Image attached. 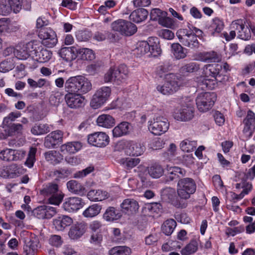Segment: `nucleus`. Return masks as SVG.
I'll return each instance as SVG.
<instances>
[{"mask_svg": "<svg viewBox=\"0 0 255 255\" xmlns=\"http://www.w3.org/2000/svg\"><path fill=\"white\" fill-rule=\"evenodd\" d=\"M137 54L156 57L161 53L159 40L156 37H150L146 40L139 41L135 49Z\"/></svg>", "mask_w": 255, "mask_h": 255, "instance_id": "obj_1", "label": "nucleus"}, {"mask_svg": "<svg viewBox=\"0 0 255 255\" xmlns=\"http://www.w3.org/2000/svg\"><path fill=\"white\" fill-rule=\"evenodd\" d=\"M92 89L90 80L83 76L71 77L65 83V91L76 92L81 94L88 93Z\"/></svg>", "mask_w": 255, "mask_h": 255, "instance_id": "obj_2", "label": "nucleus"}, {"mask_svg": "<svg viewBox=\"0 0 255 255\" xmlns=\"http://www.w3.org/2000/svg\"><path fill=\"white\" fill-rule=\"evenodd\" d=\"M195 109L193 100L186 98L180 108L176 109L173 114L174 118L180 122H188L194 117Z\"/></svg>", "mask_w": 255, "mask_h": 255, "instance_id": "obj_3", "label": "nucleus"}, {"mask_svg": "<svg viewBox=\"0 0 255 255\" xmlns=\"http://www.w3.org/2000/svg\"><path fill=\"white\" fill-rule=\"evenodd\" d=\"M170 126L168 120L162 116H157L148 122L149 131L155 135H161L166 132Z\"/></svg>", "mask_w": 255, "mask_h": 255, "instance_id": "obj_4", "label": "nucleus"}, {"mask_svg": "<svg viewBox=\"0 0 255 255\" xmlns=\"http://www.w3.org/2000/svg\"><path fill=\"white\" fill-rule=\"evenodd\" d=\"M196 190V184L190 178L180 179L177 184V194L181 199H188Z\"/></svg>", "mask_w": 255, "mask_h": 255, "instance_id": "obj_5", "label": "nucleus"}, {"mask_svg": "<svg viewBox=\"0 0 255 255\" xmlns=\"http://www.w3.org/2000/svg\"><path fill=\"white\" fill-rule=\"evenodd\" d=\"M41 192L48 200L49 204L55 205H59L64 197L62 192L58 189V186L56 184H48Z\"/></svg>", "mask_w": 255, "mask_h": 255, "instance_id": "obj_6", "label": "nucleus"}, {"mask_svg": "<svg viewBox=\"0 0 255 255\" xmlns=\"http://www.w3.org/2000/svg\"><path fill=\"white\" fill-rule=\"evenodd\" d=\"M216 100V96L214 93H201L196 99L197 107L201 112H207L212 108Z\"/></svg>", "mask_w": 255, "mask_h": 255, "instance_id": "obj_7", "label": "nucleus"}, {"mask_svg": "<svg viewBox=\"0 0 255 255\" xmlns=\"http://www.w3.org/2000/svg\"><path fill=\"white\" fill-rule=\"evenodd\" d=\"M176 35L179 41L184 46L191 48H197L199 42L192 30L188 28H181L177 30Z\"/></svg>", "mask_w": 255, "mask_h": 255, "instance_id": "obj_8", "label": "nucleus"}, {"mask_svg": "<svg viewBox=\"0 0 255 255\" xmlns=\"http://www.w3.org/2000/svg\"><path fill=\"white\" fill-rule=\"evenodd\" d=\"M41 44L49 48L54 47L58 42L56 32L50 27L41 28L38 33Z\"/></svg>", "mask_w": 255, "mask_h": 255, "instance_id": "obj_9", "label": "nucleus"}, {"mask_svg": "<svg viewBox=\"0 0 255 255\" xmlns=\"http://www.w3.org/2000/svg\"><path fill=\"white\" fill-rule=\"evenodd\" d=\"M51 51L44 48L42 45L34 42V46L32 51L31 57L39 63L48 61L52 57Z\"/></svg>", "mask_w": 255, "mask_h": 255, "instance_id": "obj_10", "label": "nucleus"}, {"mask_svg": "<svg viewBox=\"0 0 255 255\" xmlns=\"http://www.w3.org/2000/svg\"><path fill=\"white\" fill-rule=\"evenodd\" d=\"M88 143L96 147H104L109 144L110 138L104 132H95L90 134L87 137Z\"/></svg>", "mask_w": 255, "mask_h": 255, "instance_id": "obj_11", "label": "nucleus"}, {"mask_svg": "<svg viewBox=\"0 0 255 255\" xmlns=\"http://www.w3.org/2000/svg\"><path fill=\"white\" fill-rule=\"evenodd\" d=\"M65 95V102L70 108L77 109L85 105V97L76 92L66 91Z\"/></svg>", "mask_w": 255, "mask_h": 255, "instance_id": "obj_12", "label": "nucleus"}, {"mask_svg": "<svg viewBox=\"0 0 255 255\" xmlns=\"http://www.w3.org/2000/svg\"><path fill=\"white\" fill-rule=\"evenodd\" d=\"M34 41L26 44H19L15 46L14 56L18 60H24L31 56Z\"/></svg>", "mask_w": 255, "mask_h": 255, "instance_id": "obj_13", "label": "nucleus"}, {"mask_svg": "<svg viewBox=\"0 0 255 255\" xmlns=\"http://www.w3.org/2000/svg\"><path fill=\"white\" fill-rule=\"evenodd\" d=\"M26 152L23 150L6 148L0 152V159L6 161H17L23 159Z\"/></svg>", "mask_w": 255, "mask_h": 255, "instance_id": "obj_14", "label": "nucleus"}, {"mask_svg": "<svg viewBox=\"0 0 255 255\" xmlns=\"http://www.w3.org/2000/svg\"><path fill=\"white\" fill-rule=\"evenodd\" d=\"M161 196L163 199L167 200L172 205L177 208H184V204L182 203L181 200L176 196L174 189L167 187L161 191Z\"/></svg>", "mask_w": 255, "mask_h": 255, "instance_id": "obj_15", "label": "nucleus"}, {"mask_svg": "<svg viewBox=\"0 0 255 255\" xmlns=\"http://www.w3.org/2000/svg\"><path fill=\"white\" fill-rule=\"evenodd\" d=\"M32 213L33 215L38 219H50L57 213V211L54 207L42 205L35 208Z\"/></svg>", "mask_w": 255, "mask_h": 255, "instance_id": "obj_16", "label": "nucleus"}, {"mask_svg": "<svg viewBox=\"0 0 255 255\" xmlns=\"http://www.w3.org/2000/svg\"><path fill=\"white\" fill-rule=\"evenodd\" d=\"M83 202L79 197H70L66 199L63 204L64 210L68 212L76 211L82 208Z\"/></svg>", "mask_w": 255, "mask_h": 255, "instance_id": "obj_17", "label": "nucleus"}, {"mask_svg": "<svg viewBox=\"0 0 255 255\" xmlns=\"http://www.w3.org/2000/svg\"><path fill=\"white\" fill-rule=\"evenodd\" d=\"M87 226L85 223H79L73 225L70 228L68 236L72 240L80 238L86 232Z\"/></svg>", "mask_w": 255, "mask_h": 255, "instance_id": "obj_18", "label": "nucleus"}, {"mask_svg": "<svg viewBox=\"0 0 255 255\" xmlns=\"http://www.w3.org/2000/svg\"><path fill=\"white\" fill-rule=\"evenodd\" d=\"M225 23L224 20L219 17H215L212 19L209 30L213 36H218L221 34L224 29Z\"/></svg>", "mask_w": 255, "mask_h": 255, "instance_id": "obj_19", "label": "nucleus"}, {"mask_svg": "<svg viewBox=\"0 0 255 255\" xmlns=\"http://www.w3.org/2000/svg\"><path fill=\"white\" fill-rule=\"evenodd\" d=\"M115 79L114 84L119 85L125 83L128 78V71L127 66L121 65L118 67H115Z\"/></svg>", "mask_w": 255, "mask_h": 255, "instance_id": "obj_20", "label": "nucleus"}, {"mask_svg": "<svg viewBox=\"0 0 255 255\" xmlns=\"http://www.w3.org/2000/svg\"><path fill=\"white\" fill-rule=\"evenodd\" d=\"M63 133L59 130L51 132L46 137L44 145L47 148H51L62 140Z\"/></svg>", "mask_w": 255, "mask_h": 255, "instance_id": "obj_21", "label": "nucleus"}, {"mask_svg": "<svg viewBox=\"0 0 255 255\" xmlns=\"http://www.w3.org/2000/svg\"><path fill=\"white\" fill-rule=\"evenodd\" d=\"M72 223V219L66 215L59 216L53 220V225L55 229L58 231H63Z\"/></svg>", "mask_w": 255, "mask_h": 255, "instance_id": "obj_22", "label": "nucleus"}, {"mask_svg": "<svg viewBox=\"0 0 255 255\" xmlns=\"http://www.w3.org/2000/svg\"><path fill=\"white\" fill-rule=\"evenodd\" d=\"M122 210L126 214H132L138 209V202L133 199H125L121 204Z\"/></svg>", "mask_w": 255, "mask_h": 255, "instance_id": "obj_23", "label": "nucleus"}, {"mask_svg": "<svg viewBox=\"0 0 255 255\" xmlns=\"http://www.w3.org/2000/svg\"><path fill=\"white\" fill-rule=\"evenodd\" d=\"M87 196L91 201L100 202L108 199L110 195L106 191L100 189H93L88 192Z\"/></svg>", "mask_w": 255, "mask_h": 255, "instance_id": "obj_24", "label": "nucleus"}, {"mask_svg": "<svg viewBox=\"0 0 255 255\" xmlns=\"http://www.w3.org/2000/svg\"><path fill=\"white\" fill-rule=\"evenodd\" d=\"M61 58L66 61H71L78 57V49L75 46L63 47L60 51Z\"/></svg>", "mask_w": 255, "mask_h": 255, "instance_id": "obj_25", "label": "nucleus"}, {"mask_svg": "<svg viewBox=\"0 0 255 255\" xmlns=\"http://www.w3.org/2000/svg\"><path fill=\"white\" fill-rule=\"evenodd\" d=\"M96 123L99 127L110 128L115 125V120L110 115L102 114L97 118Z\"/></svg>", "mask_w": 255, "mask_h": 255, "instance_id": "obj_26", "label": "nucleus"}, {"mask_svg": "<svg viewBox=\"0 0 255 255\" xmlns=\"http://www.w3.org/2000/svg\"><path fill=\"white\" fill-rule=\"evenodd\" d=\"M144 150V147L139 143H131L125 149L126 154L129 156H139Z\"/></svg>", "mask_w": 255, "mask_h": 255, "instance_id": "obj_27", "label": "nucleus"}, {"mask_svg": "<svg viewBox=\"0 0 255 255\" xmlns=\"http://www.w3.org/2000/svg\"><path fill=\"white\" fill-rule=\"evenodd\" d=\"M68 189L71 192L83 196L85 194L86 191L85 188L81 183L76 180H70L67 183Z\"/></svg>", "mask_w": 255, "mask_h": 255, "instance_id": "obj_28", "label": "nucleus"}, {"mask_svg": "<svg viewBox=\"0 0 255 255\" xmlns=\"http://www.w3.org/2000/svg\"><path fill=\"white\" fill-rule=\"evenodd\" d=\"M129 124L126 122H123L118 124L113 129V136L119 137L127 134L129 131Z\"/></svg>", "mask_w": 255, "mask_h": 255, "instance_id": "obj_29", "label": "nucleus"}, {"mask_svg": "<svg viewBox=\"0 0 255 255\" xmlns=\"http://www.w3.org/2000/svg\"><path fill=\"white\" fill-rule=\"evenodd\" d=\"M82 144L80 142L74 141L62 144L60 150L63 153H75L81 149Z\"/></svg>", "mask_w": 255, "mask_h": 255, "instance_id": "obj_30", "label": "nucleus"}, {"mask_svg": "<svg viewBox=\"0 0 255 255\" xmlns=\"http://www.w3.org/2000/svg\"><path fill=\"white\" fill-rule=\"evenodd\" d=\"M148 15V12L144 8H139L134 10L130 14V20L136 23L145 20Z\"/></svg>", "mask_w": 255, "mask_h": 255, "instance_id": "obj_31", "label": "nucleus"}, {"mask_svg": "<svg viewBox=\"0 0 255 255\" xmlns=\"http://www.w3.org/2000/svg\"><path fill=\"white\" fill-rule=\"evenodd\" d=\"M10 170V172L6 173L5 174H2L3 170H0V174L4 178H15L24 174L25 172V169L22 166L16 164L11 165Z\"/></svg>", "mask_w": 255, "mask_h": 255, "instance_id": "obj_32", "label": "nucleus"}, {"mask_svg": "<svg viewBox=\"0 0 255 255\" xmlns=\"http://www.w3.org/2000/svg\"><path fill=\"white\" fill-rule=\"evenodd\" d=\"M46 160L52 164L59 163L63 160V156L55 150H50L44 153Z\"/></svg>", "mask_w": 255, "mask_h": 255, "instance_id": "obj_33", "label": "nucleus"}, {"mask_svg": "<svg viewBox=\"0 0 255 255\" xmlns=\"http://www.w3.org/2000/svg\"><path fill=\"white\" fill-rule=\"evenodd\" d=\"M149 176L152 178H159L164 174V169L161 165L154 163L149 166L147 168Z\"/></svg>", "mask_w": 255, "mask_h": 255, "instance_id": "obj_34", "label": "nucleus"}, {"mask_svg": "<svg viewBox=\"0 0 255 255\" xmlns=\"http://www.w3.org/2000/svg\"><path fill=\"white\" fill-rule=\"evenodd\" d=\"M121 214L118 210L113 207H108L103 215V218L107 221H114L119 219Z\"/></svg>", "mask_w": 255, "mask_h": 255, "instance_id": "obj_35", "label": "nucleus"}, {"mask_svg": "<svg viewBox=\"0 0 255 255\" xmlns=\"http://www.w3.org/2000/svg\"><path fill=\"white\" fill-rule=\"evenodd\" d=\"M172 52L177 59L184 58L186 56L187 49L183 48L179 43H173L171 45Z\"/></svg>", "mask_w": 255, "mask_h": 255, "instance_id": "obj_36", "label": "nucleus"}, {"mask_svg": "<svg viewBox=\"0 0 255 255\" xmlns=\"http://www.w3.org/2000/svg\"><path fill=\"white\" fill-rule=\"evenodd\" d=\"M167 175L170 180H173L180 176H183L185 171L184 170L177 166H167Z\"/></svg>", "mask_w": 255, "mask_h": 255, "instance_id": "obj_37", "label": "nucleus"}, {"mask_svg": "<svg viewBox=\"0 0 255 255\" xmlns=\"http://www.w3.org/2000/svg\"><path fill=\"white\" fill-rule=\"evenodd\" d=\"M102 206L98 204H94L88 207L83 212V215L86 218H93L97 216L101 212Z\"/></svg>", "mask_w": 255, "mask_h": 255, "instance_id": "obj_38", "label": "nucleus"}, {"mask_svg": "<svg viewBox=\"0 0 255 255\" xmlns=\"http://www.w3.org/2000/svg\"><path fill=\"white\" fill-rule=\"evenodd\" d=\"M169 84L165 82L163 84H159L156 87V90L160 93L164 95H169L177 91L176 85L168 87Z\"/></svg>", "mask_w": 255, "mask_h": 255, "instance_id": "obj_39", "label": "nucleus"}, {"mask_svg": "<svg viewBox=\"0 0 255 255\" xmlns=\"http://www.w3.org/2000/svg\"><path fill=\"white\" fill-rule=\"evenodd\" d=\"M50 130L49 126L47 124H36L31 128V132L36 135L44 134Z\"/></svg>", "mask_w": 255, "mask_h": 255, "instance_id": "obj_40", "label": "nucleus"}, {"mask_svg": "<svg viewBox=\"0 0 255 255\" xmlns=\"http://www.w3.org/2000/svg\"><path fill=\"white\" fill-rule=\"evenodd\" d=\"M78 57L82 60H92L95 58L93 51L89 48L78 49Z\"/></svg>", "mask_w": 255, "mask_h": 255, "instance_id": "obj_41", "label": "nucleus"}, {"mask_svg": "<svg viewBox=\"0 0 255 255\" xmlns=\"http://www.w3.org/2000/svg\"><path fill=\"white\" fill-rule=\"evenodd\" d=\"M2 128L4 129L7 136H12L21 133L23 129V126L20 124H12L8 125L6 128Z\"/></svg>", "mask_w": 255, "mask_h": 255, "instance_id": "obj_42", "label": "nucleus"}, {"mask_svg": "<svg viewBox=\"0 0 255 255\" xmlns=\"http://www.w3.org/2000/svg\"><path fill=\"white\" fill-rule=\"evenodd\" d=\"M140 162V159L138 158H122L120 159L119 163L127 169H130Z\"/></svg>", "mask_w": 255, "mask_h": 255, "instance_id": "obj_43", "label": "nucleus"}, {"mask_svg": "<svg viewBox=\"0 0 255 255\" xmlns=\"http://www.w3.org/2000/svg\"><path fill=\"white\" fill-rule=\"evenodd\" d=\"M21 116V114L18 111L10 112L3 119L0 127L1 128H6L8 125L12 124L11 122L15 121L16 119L20 117Z\"/></svg>", "mask_w": 255, "mask_h": 255, "instance_id": "obj_44", "label": "nucleus"}, {"mask_svg": "<svg viewBox=\"0 0 255 255\" xmlns=\"http://www.w3.org/2000/svg\"><path fill=\"white\" fill-rule=\"evenodd\" d=\"M176 226V223L173 219H168L165 221L162 225L161 229L163 233L166 235H170Z\"/></svg>", "mask_w": 255, "mask_h": 255, "instance_id": "obj_45", "label": "nucleus"}, {"mask_svg": "<svg viewBox=\"0 0 255 255\" xmlns=\"http://www.w3.org/2000/svg\"><path fill=\"white\" fill-rule=\"evenodd\" d=\"M111 89L109 87L103 86L97 89L95 94L106 103L111 95Z\"/></svg>", "mask_w": 255, "mask_h": 255, "instance_id": "obj_46", "label": "nucleus"}, {"mask_svg": "<svg viewBox=\"0 0 255 255\" xmlns=\"http://www.w3.org/2000/svg\"><path fill=\"white\" fill-rule=\"evenodd\" d=\"M166 83H168V87H171L172 85H176L177 91L180 89V88L183 85V82L181 79L178 78L176 76L173 74H169L166 77Z\"/></svg>", "mask_w": 255, "mask_h": 255, "instance_id": "obj_47", "label": "nucleus"}, {"mask_svg": "<svg viewBox=\"0 0 255 255\" xmlns=\"http://www.w3.org/2000/svg\"><path fill=\"white\" fill-rule=\"evenodd\" d=\"M199 68V65L197 63L191 62L182 66L179 69V72L181 74L192 73L198 71Z\"/></svg>", "mask_w": 255, "mask_h": 255, "instance_id": "obj_48", "label": "nucleus"}, {"mask_svg": "<svg viewBox=\"0 0 255 255\" xmlns=\"http://www.w3.org/2000/svg\"><path fill=\"white\" fill-rule=\"evenodd\" d=\"M158 23L162 26L168 28H173L175 26L174 20L171 17L167 16V13L166 12L163 13V15L160 17Z\"/></svg>", "mask_w": 255, "mask_h": 255, "instance_id": "obj_49", "label": "nucleus"}, {"mask_svg": "<svg viewBox=\"0 0 255 255\" xmlns=\"http://www.w3.org/2000/svg\"><path fill=\"white\" fill-rule=\"evenodd\" d=\"M196 146V141H191L187 139L183 140L180 144L181 150L186 152L193 151Z\"/></svg>", "mask_w": 255, "mask_h": 255, "instance_id": "obj_50", "label": "nucleus"}, {"mask_svg": "<svg viewBox=\"0 0 255 255\" xmlns=\"http://www.w3.org/2000/svg\"><path fill=\"white\" fill-rule=\"evenodd\" d=\"M130 249L125 246L116 247L109 251L110 255H130Z\"/></svg>", "mask_w": 255, "mask_h": 255, "instance_id": "obj_51", "label": "nucleus"}, {"mask_svg": "<svg viewBox=\"0 0 255 255\" xmlns=\"http://www.w3.org/2000/svg\"><path fill=\"white\" fill-rule=\"evenodd\" d=\"M136 31L137 27L134 24L129 21L125 20L123 30V35L126 36H130L134 34Z\"/></svg>", "mask_w": 255, "mask_h": 255, "instance_id": "obj_52", "label": "nucleus"}, {"mask_svg": "<svg viewBox=\"0 0 255 255\" xmlns=\"http://www.w3.org/2000/svg\"><path fill=\"white\" fill-rule=\"evenodd\" d=\"M37 152V149L35 147H31L30 148L28 152V156L25 162V165L29 168L33 167L35 161V154Z\"/></svg>", "mask_w": 255, "mask_h": 255, "instance_id": "obj_53", "label": "nucleus"}, {"mask_svg": "<svg viewBox=\"0 0 255 255\" xmlns=\"http://www.w3.org/2000/svg\"><path fill=\"white\" fill-rule=\"evenodd\" d=\"M105 103L106 102L101 99V97L94 93L90 100V105L92 109L96 110L101 108Z\"/></svg>", "mask_w": 255, "mask_h": 255, "instance_id": "obj_54", "label": "nucleus"}, {"mask_svg": "<svg viewBox=\"0 0 255 255\" xmlns=\"http://www.w3.org/2000/svg\"><path fill=\"white\" fill-rule=\"evenodd\" d=\"M105 103L106 102L101 99V97L94 93L90 100V105L92 109L96 110L101 108Z\"/></svg>", "mask_w": 255, "mask_h": 255, "instance_id": "obj_55", "label": "nucleus"}, {"mask_svg": "<svg viewBox=\"0 0 255 255\" xmlns=\"http://www.w3.org/2000/svg\"><path fill=\"white\" fill-rule=\"evenodd\" d=\"M8 0H0V14L3 16L9 15L11 12Z\"/></svg>", "mask_w": 255, "mask_h": 255, "instance_id": "obj_56", "label": "nucleus"}, {"mask_svg": "<svg viewBox=\"0 0 255 255\" xmlns=\"http://www.w3.org/2000/svg\"><path fill=\"white\" fill-rule=\"evenodd\" d=\"M198 246L195 242H192L188 244L181 252L182 255H190L196 252Z\"/></svg>", "mask_w": 255, "mask_h": 255, "instance_id": "obj_57", "label": "nucleus"}, {"mask_svg": "<svg viewBox=\"0 0 255 255\" xmlns=\"http://www.w3.org/2000/svg\"><path fill=\"white\" fill-rule=\"evenodd\" d=\"M75 36L79 41H86L91 37V33L88 30H79L76 32Z\"/></svg>", "mask_w": 255, "mask_h": 255, "instance_id": "obj_58", "label": "nucleus"}, {"mask_svg": "<svg viewBox=\"0 0 255 255\" xmlns=\"http://www.w3.org/2000/svg\"><path fill=\"white\" fill-rule=\"evenodd\" d=\"M14 68V65L12 60L10 59H7L2 61L0 63V72L6 73L12 70Z\"/></svg>", "mask_w": 255, "mask_h": 255, "instance_id": "obj_59", "label": "nucleus"}, {"mask_svg": "<svg viewBox=\"0 0 255 255\" xmlns=\"http://www.w3.org/2000/svg\"><path fill=\"white\" fill-rule=\"evenodd\" d=\"M25 255H35L37 250V245L33 242H29L24 247Z\"/></svg>", "mask_w": 255, "mask_h": 255, "instance_id": "obj_60", "label": "nucleus"}, {"mask_svg": "<svg viewBox=\"0 0 255 255\" xmlns=\"http://www.w3.org/2000/svg\"><path fill=\"white\" fill-rule=\"evenodd\" d=\"M125 21V20L118 19L113 22L111 25L112 30L123 35Z\"/></svg>", "mask_w": 255, "mask_h": 255, "instance_id": "obj_61", "label": "nucleus"}, {"mask_svg": "<svg viewBox=\"0 0 255 255\" xmlns=\"http://www.w3.org/2000/svg\"><path fill=\"white\" fill-rule=\"evenodd\" d=\"M245 26V21L242 19H238L235 20H234L232 22L230 25L231 29H233L238 32L241 31V30H243V28H244Z\"/></svg>", "mask_w": 255, "mask_h": 255, "instance_id": "obj_62", "label": "nucleus"}, {"mask_svg": "<svg viewBox=\"0 0 255 255\" xmlns=\"http://www.w3.org/2000/svg\"><path fill=\"white\" fill-rule=\"evenodd\" d=\"M170 70V66L167 63H163L160 64L156 68V73L160 76L162 77L164 75H167L168 72Z\"/></svg>", "mask_w": 255, "mask_h": 255, "instance_id": "obj_63", "label": "nucleus"}, {"mask_svg": "<svg viewBox=\"0 0 255 255\" xmlns=\"http://www.w3.org/2000/svg\"><path fill=\"white\" fill-rule=\"evenodd\" d=\"M238 37L244 40H249L251 38V29L248 27H244L243 30L238 32Z\"/></svg>", "mask_w": 255, "mask_h": 255, "instance_id": "obj_64", "label": "nucleus"}]
</instances>
